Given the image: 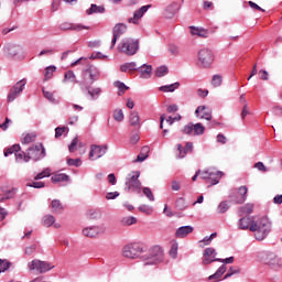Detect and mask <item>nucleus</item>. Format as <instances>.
<instances>
[{
  "instance_id": "nucleus-1",
  "label": "nucleus",
  "mask_w": 282,
  "mask_h": 282,
  "mask_svg": "<svg viewBox=\"0 0 282 282\" xmlns=\"http://www.w3.org/2000/svg\"><path fill=\"white\" fill-rule=\"evenodd\" d=\"M272 230V223L265 216L263 217H252L250 225V231L256 232L254 237L258 241H263L270 231Z\"/></svg>"
},
{
  "instance_id": "nucleus-2",
  "label": "nucleus",
  "mask_w": 282,
  "mask_h": 282,
  "mask_svg": "<svg viewBox=\"0 0 282 282\" xmlns=\"http://www.w3.org/2000/svg\"><path fill=\"white\" fill-rule=\"evenodd\" d=\"M143 265H158L164 260V251L162 247L154 246L149 250V253L142 257Z\"/></svg>"
},
{
  "instance_id": "nucleus-3",
  "label": "nucleus",
  "mask_w": 282,
  "mask_h": 282,
  "mask_svg": "<svg viewBox=\"0 0 282 282\" xmlns=\"http://www.w3.org/2000/svg\"><path fill=\"white\" fill-rule=\"evenodd\" d=\"M138 50H140V41L129 37L123 39L118 45V51L127 56H135Z\"/></svg>"
},
{
  "instance_id": "nucleus-4",
  "label": "nucleus",
  "mask_w": 282,
  "mask_h": 282,
  "mask_svg": "<svg viewBox=\"0 0 282 282\" xmlns=\"http://www.w3.org/2000/svg\"><path fill=\"white\" fill-rule=\"evenodd\" d=\"M199 175L202 180H210L212 184L215 186V184H217L221 180V177H224V172L217 171L214 167H209L203 172L197 171L192 177L193 182H196Z\"/></svg>"
},
{
  "instance_id": "nucleus-5",
  "label": "nucleus",
  "mask_w": 282,
  "mask_h": 282,
  "mask_svg": "<svg viewBox=\"0 0 282 282\" xmlns=\"http://www.w3.org/2000/svg\"><path fill=\"white\" fill-rule=\"evenodd\" d=\"M198 66L208 69L215 63V53L208 47L200 48L197 54Z\"/></svg>"
},
{
  "instance_id": "nucleus-6",
  "label": "nucleus",
  "mask_w": 282,
  "mask_h": 282,
  "mask_svg": "<svg viewBox=\"0 0 282 282\" xmlns=\"http://www.w3.org/2000/svg\"><path fill=\"white\" fill-rule=\"evenodd\" d=\"M28 269L32 271H36L40 274H45V272H50V270H54V265L47 261H41L39 259H34L28 263Z\"/></svg>"
},
{
  "instance_id": "nucleus-7",
  "label": "nucleus",
  "mask_w": 282,
  "mask_h": 282,
  "mask_svg": "<svg viewBox=\"0 0 282 282\" xmlns=\"http://www.w3.org/2000/svg\"><path fill=\"white\" fill-rule=\"evenodd\" d=\"M12 153H14L17 162H30V154L21 151V145L14 144L11 148H8L4 151V158H8V155H12Z\"/></svg>"
},
{
  "instance_id": "nucleus-8",
  "label": "nucleus",
  "mask_w": 282,
  "mask_h": 282,
  "mask_svg": "<svg viewBox=\"0 0 282 282\" xmlns=\"http://www.w3.org/2000/svg\"><path fill=\"white\" fill-rule=\"evenodd\" d=\"M3 54L7 58H10L11 61H17V58H19V56L23 54V46H21L20 44L9 43L4 45Z\"/></svg>"
},
{
  "instance_id": "nucleus-9",
  "label": "nucleus",
  "mask_w": 282,
  "mask_h": 282,
  "mask_svg": "<svg viewBox=\"0 0 282 282\" xmlns=\"http://www.w3.org/2000/svg\"><path fill=\"white\" fill-rule=\"evenodd\" d=\"M28 85V79L23 78L19 80L15 85H13L8 95V102H14L21 94H23V89Z\"/></svg>"
},
{
  "instance_id": "nucleus-10",
  "label": "nucleus",
  "mask_w": 282,
  "mask_h": 282,
  "mask_svg": "<svg viewBox=\"0 0 282 282\" xmlns=\"http://www.w3.org/2000/svg\"><path fill=\"white\" fill-rule=\"evenodd\" d=\"M122 254L127 259H138L142 254V246L140 243H130L123 247Z\"/></svg>"
},
{
  "instance_id": "nucleus-11",
  "label": "nucleus",
  "mask_w": 282,
  "mask_h": 282,
  "mask_svg": "<svg viewBox=\"0 0 282 282\" xmlns=\"http://www.w3.org/2000/svg\"><path fill=\"white\" fill-rule=\"evenodd\" d=\"M140 172H132L126 178V189L128 191H140L142 183H140Z\"/></svg>"
},
{
  "instance_id": "nucleus-12",
  "label": "nucleus",
  "mask_w": 282,
  "mask_h": 282,
  "mask_svg": "<svg viewBox=\"0 0 282 282\" xmlns=\"http://www.w3.org/2000/svg\"><path fill=\"white\" fill-rule=\"evenodd\" d=\"M29 161L33 160L34 162H39V160H43L45 158V148L39 143L28 149Z\"/></svg>"
},
{
  "instance_id": "nucleus-13",
  "label": "nucleus",
  "mask_w": 282,
  "mask_h": 282,
  "mask_svg": "<svg viewBox=\"0 0 282 282\" xmlns=\"http://www.w3.org/2000/svg\"><path fill=\"white\" fill-rule=\"evenodd\" d=\"M107 227L104 224H101L97 226L86 227L83 229L82 232L84 237H89L90 239H94L98 237V235H105Z\"/></svg>"
},
{
  "instance_id": "nucleus-14",
  "label": "nucleus",
  "mask_w": 282,
  "mask_h": 282,
  "mask_svg": "<svg viewBox=\"0 0 282 282\" xmlns=\"http://www.w3.org/2000/svg\"><path fill=\"white\" fill-rule=\"evenodd\" d=\"M107 149H109L108 145H90V152L88 154L89 160H100V158H102L107 153Z\"/></svg>"
},
{
  "instance_id": "nucleus-15",
  "label": "nucleus",
  "mask_w": 282,
  "mask_h": 282,
  "mask_svg": "<svg viewBox=\"0 0 282 282\" xmlns=\"http://www.w3.org/2000/svg\"><path fill=\"white\" fill-rule=\"evenodd\" d=\"M204 131H206V128L202 123H188L183 128V133L186 135H204Z\"/></svg>"
},
{
  "instance_id": "nucleus-16",
  "label": "nucleus",
  "mask_w": 282,
  "mask_h": 282,
  "mask_svg": "<svg viewBox=\"0 0 282 282\" xmlns=\"http://www.w3.org/2000/svg\"><path fill=\"white\" fill-rule=\"evenodd\" d=\"M151 10V4H147L141 7L139 10L134 11L133 17L128 19V23H132V25H140V21L142 17L147 14Z\"/></svg>"
},
{
  "instance_id": "nucleus-17",
  "label": "nucleus",
  "mask_w": 282,
  "mask_h": 282,
  "mask_svg": "<svg viewBox=\"0 0 282 282\" xmlns=\"http://www.w3.org/2000/svg\"><path fill=\"white\" fill-rule=\"evenodd\" d=\"M217 250L215 248L209 247L206 248L203 252V265H210V263H215L217 261Z\"/></svg>"
},
{
  "instance_id": "nucleus-18",
  "label": "nucleus",
  "mask_w": 282,
  "mask_h": 282,
  "mask_svg": "<svg viewBox=\"0 0 282 282\" xmlns=\"http://www.w3.org/2000/svg\"><path fill=\"white\" fill-rule=\"evenodd\" d=\"M264 263L267 265H270V268H272L273 270H281V258H279V256H276V253H267L265 258H264Z\"/></svg>"
},
{
  "instance_id": "nucleus-19",
  "label": "nucleus",
  "mask_w": 282,
  "mask_h": 282,
  "mask_svg": "<svg viewBox=\"0 0 282 282\" xmlns=\"http://www.w3.org/2000/svg\"><path fill=\"white\" fill-rule=\"evenodd\" d=\"M176 158L177 160H184L188 153H193V142H186L185 148L182 144H176Z\"/></svg>"
},
{
  "instance_id": "nucleus-20",
  "label": "nucleus",
  "mask_w": 282,
  "mask_h": 282,
  "mask_svg": "<svg viewBox=\"0 0 282 282\" xmlns=\"http://www.w3.org/2000/svg\"><path fill=\"white\" fill-rule=\"evenodd\" d=\"M196 118H200V120H213V110L206 108V106H198L195 110Z\"/></svg>"
},
{
  "instance_id": "nucleus-21",
  "label": "nucleus",
  "mask_w": 282,
  "mask_h": 282,
  "mask_svg": "<svg viewBox=\"0 0 282 282\" xmlns=\"http://www.w3.org/2000/svg\"><path fill=\"white\" fill-rule=\"evenodd\" d=\"M94 83V79L89 76V73L87 68L83 72V79L82 82H77V84L80 86L82 91H85L87 87H91V84Z\"/></svg>"
},
{
  "instance_id": "nucleus-22",
  "label": "nucleus",
  "mask_w": 282,
  "mask_h": 282,
  "mask_svg": "<svg viewBox=\"0 0 282 282\" xmlns=\"http://www.w3.org/2000/svg\"><path fill=\"white\" fill-rule=\"evenodd\" d=\"M61 30H75L76 32H80L83 30H89V26H85L83 24H74L69 22H64L61 24Z\"/></svg>"
},
{
  "instance_id": "nucleus-23",
  "label": "nucleus",
  "mask_w": 282,
  "mask_h": 282,
  "mask_svg": "<svg viewBox=\"0 0 282 282\" xmlns=\"http://www.w3.org/2000/svg\"><path fill=\"white\" fill-rule=\"evenodd\" d=\"M55 221H56V218H54V216L52 215H45L42 218V225L45 226V228H50L51 226H54V228H59L61 224Z\"/></svg>"
},
{
  "instance_id": "nucleus-24",
  "label": "nucleus",
  "mask_w": 282,
  "mask_h": 282,
  "mask_svg": "<svg viewBox=\"0 0 282 282\" xmlns=\"http://www.w3.org/2000/svg\"><path fill=\"white\" fill-rule=\"evenodd\" d=\"M193 230H194L193 226H183L176 230L175 235L177 239H184L185 237H188V235H191Z\"/></svg>"
},
{
  "instance_id": "nucleus-25",
  "label": "nucleus",
  "mask_w": 282,
  "mask_h": 282,
  "mask_svg": "<svg viewBox=\"0 0 282 282\" xmlns=\"http://www.w3.org/2000/svg\"><path fill=\"white\" fill-rule=\"evenodd\" d=\"M239 197L235 198L236 204H243L248 199V187L246 185L238 188Z\"/></svg>"
},
{
  "instance_id": "nucleus-26",
  "label": "nucleus",
  "mask_w": 282,
  "mask_h": 282,
  "mask_svg": "<svg viewBox=\"0 0 282 282\" xmlns=\"http://www.w3.org/2000/svg\"><path fill=\"white\" fill-rule=\"evenodd\" d=\"M192 36H202L203 39H208V31L197 26H189Z\"/></svg>"
},
{
  "instance_id": "nucleus-27",
  "label": "nucleus",
  "mask_w": 282,
  "mask_h": 282,
  "mask_svg": "<svg viewBox=\"0 0 282 282\" xmlns=\"http://www.w3.org/2000/svg\"><path fill=\"white\" fill-rule=\"evenodd\" d=\"M84 91H87L91 100H98V98H100V94H102V89L100 87L89 88V86H87V88H84Z\"/></svg>"
},
{
  "instance_id": "nucleus-28",
  "label": "nucleus",
  "mask_w": 282,
  "mask_h": 282,
  "mask_svg": "<svg viewBox=\"0 0 282 282\" xmlns=\"http://www.w3.org/2000/svg\"><path fill=\"white\" fill-rule=\"evenodd\" d=\"M250 226H252V218L251 217H242L238 221V228L240 230H250Z\"/></svg>"
},
{
  "instance_id": "nucleus-29",
  "label": "nucleus",
  "mask_w": 282,
  "mask_h": 282,
  "mask_svg": "<svg viewBox=\"0 0 282 282\" xmlns=\"http://www.w3.org/2000/svg\"><path fill=\"white\" fill-rule=\"evenodd\" d=\"M126 32H127V24L118 23L112 29V36H118L120 39V36H122V34H124Z\"/></svg>"
},
{
  "instance_id": "nucleus-30",
  "label": "nucleus",
  "mask_w": 282,
  "mask_h": 282,
  "mask_svg": "<svg viewBox=\"0 0 282 282\" xmlns=\"http://www.w3.org/2000/svg\"><path fill=\"white\" fill-rule=\"evenodd\" d=\"M141 78H151L153 72V66L143 64L141 67H138Z\"/></svg>"
},
{
  "instance_id": "nucleus-31",
  "label": "nucleus",
  "mask_w": 282,
  "mask_h": 282,
  "mask_svg": "<svg viewBox=\"0 0 282 282\" xmlns=\"http://www.w3.org/2000/svg\"><path fill=\"white\" fill-rule=\"evenodd\" d=\"M86 69L88 72L89 77L91 78L93 83H96V80H98V78H100V70L98 69V67L90 65Z\"/></svg>"
},
{
  "instance_id": "nucleus-32",
  "label": "nucleus",
  "mask_w": 282,
  "mask_h": 282,
  "mask_svg": "<svg viewBox=\"0 0 282 282\" xmlns=\"http://www.w3.org/2000/svg\"><path fill=\"white\" fill-rule=\"evenodd\" d=\"M175 89H180V82H175L174 84L159 87V91H163L164 94H169V93L173 94Z\"/></svg>"
},
{
  "instance_id": "nucleus-33",
  "label": "nucleus",
  "mask_w": 282,
  "mask_h": 282,
  "mask_svg": "<svg viewBox=\"0 0 282 282\" xmlns=\"http://www.w3.org/2000/svg\"><path fill=\"white\" fill-rule=\"evenodd\" d=\"M226 270H227L226 264L220 265L214 274L208 276V280L209 281H213V280L219 281V279H221V276H224V274H226Z\"/></svg>"
},
{
  "instance_id": "nucleus-34",
  "label": "nucleus",
  "mask_w": 282,
  "mask_h": 282,
  "mask_svg": "<svg viewBox=\"0 0 282 282\" xmlns=\"http://www.w3.org/2000/svg\"><path fill=\"white\" fill-rule=\"evenodd\" d=\"M105 7L91 4L89 9L86 10V14H104Z\"/></svg>"
},
{
  "instance_id": "nucleus-35",
  "label": "nucleus",
  "mask_w": 282,
  "mask_h": 282,
  "mask_svg": "<svg viewBox=\"0 0 282 282\" xmlns=\"http://www.w3.org/2000/svg\"><path fill=\"white\" fill-rule=\"evenodd\" d=\"M51 210H52V213H55L56 215L63 213V204H61V200L53 199L51 202Z\"/></svg>"
},
{
  "instance_id": "nucleus-36",
  "label": "nucleus",
  "mask_w": 282,
  "mask_h": 282,
  "mask_svg": "<svg viewBox=\"0 0 282 282\" xmlns=\"http://www.w3.org/2000/svg\"><path fill=\"white\" fill-rule=\"evenodd\" d=\"M121 72H135L138 70V64L135 62L124 63L120 66Z\"/></svg>"
},
{
  "instance_id": "nucleus-37",
  "label": "nucleus",
  "mask_w": 282,
  "mask_h": 282,
  "mask_svg": "<svg viewBox=\"0 0 282 282\" xmlns=\"http://www.w3.org/2000/svg\"><path fill=\"white\" fill-rule=\"evenodd\" d=\"M32 142H36V132L24 134L22 139V144H32Z\"/></svg>"
},
{
  "instance_id": "nucleus-38",
  "label": "nucleus",
  "mask_w": 282,
  "mask_h": 282,
  "mask_svg": "<svg viewBox=\"0 0 282 282\" xmlns=\"http://www.w3.org/2000/svg\"><path fill=\"white\" fill-rule=\"evenodd\" d=\"M149 151H150L149 147H143L141 149V152L137 156L135 162H144V160H147V158H149Z\"/></svg>"
},
{
  "instance_id": "nucleus-39",
  "label": "nucleus",
  "mask_w": 282,
  "mask_h": 282,
  "mask_svg": "<svg viewBox=\"0 0 282 282\" xmlns=\"http://www.w3.org/2000/svg\"><path fill=\"white\" fill-rule=\"evenodd\" d=\"M69 180V176L67 174H55L51 177V182L53 184H58V182H67Z\"/></svg>"
},
{
  "instance_id": "nucleus-40",
  "label": "nucleus",
  "mask_w": 282,
  "mask_h": 282,
  "mask_svg": "<svg viewBox=\"0 0 282 282\" xmlns=\"http://www.w3.org/2000/svg\"><path fill=\"white\" fill-rule=\"evenodd\" d=\"M78 83V80H76V74H74L73 70H68L65 73L64 75V79L63 83Z\"/></svg>"
},
{
  "instance_id": "nucleus-41",
  "label": "nucleus",
  "mask_w": 282,
  "mask_h": 282,
  "mask_svg": "<svg viewBox=\"0 0 282 282\" xmlns=\"http://www.w3.org/2000/svg\"><path fill=\"white\" fill-rule=\"evenodd\" d=\"M54 72H56V66H48L44 70V80H50L54 76Z\"/></svg>"
},
{
  "instance_id": "nucleus-42",
  "label": "nucleus",
  "mask_w": 282,
  "mask_h": 282,
  "mask_svg": "<svg viewBox=\"0 0 282 282\" xmlns=\"http://www.w3.org/2000/svg\"><path fill=\"white\" fill-rule=\"evenodd\" d=\"M130 124L131 127H138V124H140V115H138V112L132 111L130 113Z\"/></svg>"
},
{
  "instance_id": "nucleus-43",
  "label": "nucleus",
  "mask_w": 282,
  "mask_h": 282,
  "mask_svg": "<svg viewBox=\"0 0 282 282\" xmlns=\"http://www.w3.org/2000/svg\"><path fill=\"white\" fill-rule=\"evenodd\" d=\"M121 223H122V226H133V224H138V218L133 216H128L122 218Z\"/></svg>"
},
{
  "instance_id": "nucleus-44",
  "label": "nucleus",
  "mask_w": 282,
  "mask_h": 282,
  "mask_svg": "<svg viewBox=\"0 0 282 282\" xmlns=\"http://www.w3.org/2000/svg\"><path fill=\"white\" fill-rule=\"evenodd\" d=\"M252 210H254V205L252 203H248L240 208L242 215H251Z\"/></svg>"
},
{
  "instance_id": "nucleus-45",
  "label": "nucleus",
  "mask_w": 282,
  "mask_h": 282,
  "mask_svg": "<svg viewBox=\"0 0 282 282\" xmlns=\"http://www.w3.org/2000/svg\"><path fill=\"white\" fill-rule=\"evenodd\" d=\"M43 96L47 99L48 102H52L53 105H58V100L55 99L54 94H52L51 91L43 89Z\"/></svg>"
},
{
  "instance_id": "nucleus-46",
  "label": "nucleus",
  "mask_w": 282,
  "mask_h": 282,
  "mask_svg": "<svg viewBox=\"0 0 282 282\" xmlns=\"http://www.w3.org/2000/svg\"><path fill=\"white\" fill-rule=\"evenodd\" d=\"M115 87H117V89L119 90V96H122L124 91L129 89V87L122 82H115Z\"/></svg>"
},
{
  "instance_id": "nucleus-47",
  "label": "nucleus",
  "mask_w": 282,
  "mask_h": 282,
  "mask_svg": "<svg viewBox=\"0 0 282 282\" xmlns=\"http://www.w3.org/2000/svg\"><path fill=\"white\" fill-rule=\"evenodd\" d=\"M175 206L178 210H186V208H188L186 200L183 197L176 199Z\"/></svg>"
},
{
  "instance_id": "nucleus-48",
  "label": "nucleus",
  "mask_w": 282,
  "mask_h": 282,
  "mask_svg": "<svg viewBox=\"0 0 282 282\" xmlns=\"http://www.w3.org/2000/svg\"><path fill=\"white\" fill-rule=\"evenodd\" d=\"M166 74H169V67L166 66H160L155 70V76H158V78H162V76H166Z\"/></svg>"
},
{
  "instance_id": "nucleus-49",
  "label": "nucleus",
  "mask_w": 282,
  "mask_h": 282,
  "mask_svg": "<svg viewBox=\"0 0 282 282\" xmlns=\"http://www.w3.org/2000/svg\"><path fill=\"white\" fill-rule=\"evenodd\" d=\"M113 119L117 122H122V120H124V112L122 111V109H116L113 111Z\"/></svg>"
},
{
  "instance_id": "nucleus-50",
  "label": "nucleus",
  "mask_w": 282,
  "mask_h": 282,
  "mask_svg": "<svg viewBox=\"0 0 282 282\" xmlns=\"http://www.w3.org/2000/svg\"><path fill=\"white\" fill-rule=\"evenodd\" d=\"M10 265H12L10 261L0 259V274L1 272H7V270H10Z\"/></svg>"
},
{
  "instance_id": "nucleus-51",
  "label": "nucleus",
  "mask_w": 282,
  "mask_h": 282,
  "mask_svg": "<svg viewBox=\"0 0 282 282\" xmlns=\"http://www.w3.org/2000/svg\"><path fill=\"white\" fill-rule=\"evenodd\" d=\"M139 210L140 213H144L145 215H151L153 213V207L149 205H140Z\"/></svg>"
},
{
  "instance_id": "nucleus-52",
  "label": "nucleus",
  "mask_w": 282,
  "mask_h": 282,
  "mask_svg": "<svg viewBox=\"0 0 282 282\" xmlns=\"http://www.w3.org/2000/svg\"><path fill=\"white\" fill-rule=\"evenodd\" d=\"M228 208H230V205H228V202H221L217 207V212L220 214H224V213H227Z\"/></svg>"
},
{
  "instance_id": "nucleus-53",
  "label": "nucleus",
  "mask_w": 282,
  "mask_h": 282,
  "mask_svg": "<svg viewBox=\"0 0 282 282\" xmlns=\"http://www.w3.org/2000/svg\"><path fill=\"white\" fill-rule=\"evenodd\" d=\"M223 80H224V79L221 78L220 75H214V76H213V79H212V85H213L214 87H221Z\"/></svg>"
},
{
  "instance_id": "nucleus-54",
  "label": "nucleus",
  "mask_w": 282,
  "mask_h": 282,
  "mask_svg": "<svg viewBox=\"0 0 282 282\" xmlns=\"http://www.w3.org/2000/svg\"><path fill=\"white\" fill-rule=\"evenodd\" d=\"M51 175V170L50 169H46L44 170L43 172L39 173L35 175L34 180H43L45 177H50Z\"/></svg>"
},
{
  "instance_id": "nucleus-55",
  "label": "nucleus",
  "mask_w": 282,
  "mask_h": 282,
  "mask_svg": "<svg viewBox=\"0 0 282 282\" xmlns=\"http://www.w3.org/2000/svg\"><path fill=\"white\" fill-rule=\"evenodd\" d=\"M143 194L145 195V197H148L150 202H155V196H153V192L151 191V188L144 187Z\"/></svg>"
},
{
  "instance_id": "nucleus-56",
  "label": "nucleus",
  "mask_w": 282,
  "mask_h": 282,
  "mask_svg": "<svg viewBox=\"0 0 282 282\" xmlns=\"http://www.w3.org/2000/svg\"><path fill=\"white\" fill-rule=\"evenodd\" d=\"M83 164V161L80 159H68L67 165L68 166H80Z\"/></svg>"
},
{
  "instance_id": "nucleus-57",
  "label": "nucleus",
  "mask_w": 282,
  "mask_h": 282,
  "mask_svg": "<svg viewBox=\"0 0 282 282\" xmlns=\"http://www.w3.org/2000/svg\"><path fill=\"white\" fill-rule=\"evenodd\" d=\"M26 186L29 188H45V183H43V182H33V183H28Z\"/></svg>"
},
{
  "instance_id": "nucleus-58",
  "label": "nucleus",
  "mask_w": 282,
  "mask_h": 282,
  "mask_svg": "<svg viewBox=\"0 0 282 282\" xmlns=\"http://www.w3.org/2000/svg\"><path fill=\"white\" fill-rule=\"evenodd\" d=\"M260 80H270V74L265 69L259 70Z\"/></svg>"
},
{
  "instance_id": "nucleus-59",
  "label": "nucleus",
  "mask_w": 282,
  "mask_h": 282,
  "mask_svg": "<svg viewBox=\"0 0 282 282\" xmlns=\"http://www.w3.org/2000/svg\"><path fill=\"white\" fill-rule=\"evenodd\" d=\"M14 193H17V188L9 191L6 196L0 198V202H6V199H12V197H14Z\"/></svg>"
},
{
  "instance_id": "nucleus-60",
  "label": "nucleus",
  "mask_w": 282,
  "mask_h": 282,
  "mask_svg": "<svg viewBox=\"0 0 282 282\" xmlns=\"http://www.w3.org/2000/svg\"><path fill=\"white\" fill-rule=\"evenodd\" d=\"M210 243H213V240L208 236H206L203 240L199 241L200 248H204L205 246H210Z\"/></svg>"
},
{
  "instance_id": "nucleus-61",
  "label": "nucleus",
  "mask_w": 282,
  "mask_h": 282,
  "mask_svg": "<svg viewBox=\"0 0 282 282\" xmlns=\"http://www.w3.org/2000/svg\"><path fill=\"white\" fill-rule=\"evenodd\" d=\"M65 131H67L66 127H57L55 129V138H61Z\"/></svg>"
},
{
  "instance_id": "nucleus-62",
  "label": "nucleus",
  "mask_w": 282,
  "mask_h": 282,
  "mask_svg": "<svg viewBox=\"0 0 282 282\" xmlns=\"http://www.w3.org/2000/svg\"><path fill=\"white\" fill-rule=\"evenodd\" d=\"M117 197H120L119 192H108L106 194V199H116Z\"/></svg>"
},
{
  "instance_id": "nucleus-63",
  "label": "nucleus",
  "mask_w": 282,
  "mask_h": 282,
  "mask_svg": "<svg viewBox=\"0 0 282 282\" xmlns=\"http://www.w3.org/2000/svg\"><path fill=\"white\" fill-rule=\"evenodd\" d=\"M170 256L175 259L177 257V243H173L170 250Z\"/></svg>"
},
{
  "instance_id": "nucleus-64",
  "label": "nucleus",
  "mask_w": 282,
  "mask_h": 282,
  "mask_svg": "<svg viewBox=\"0 0 282 282\" xmlns=\"http://www.w3.org/2000/svg\"><path fill=\"white\" fill-rule=\"evenodd\" d=\"M272 113H273L274 116H282V107H280V106H274V107L272 108Z\"/></svg>"
}]
</instances>
